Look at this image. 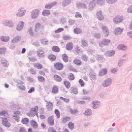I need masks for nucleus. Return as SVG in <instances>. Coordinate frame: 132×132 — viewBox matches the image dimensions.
<instances>
[{
  "label": "nucleus",
  "mask_w": 132,
  "mask_h": 132,
  "mask_svg": "<svg viewBox=\"0 0 132 132\" xmlns=\"http://www.w3.org/2000/svg\"><path fill=\"white\" fill-rule=\"evenodd\" d=\"M1 63L3 65L5 66H7V61L6 60H2L1 61Z\"/></svg>",
  "instance_id": "obj_61"
},
{
  "label": "nucleus",
  "mask_w": 132,
  "mask_h": 132,
  "mask_svg": "<svg viewBox=\"0 0 132 132\" xmlns=\"http://www.w3.org/2000/svg\"><path fill=\"white\" fill-rule=\"evenodd\" d=\"M97 4L100 5H102L104 3V0H97Z\"/></svg>",
  "instance_id": "obj_47"
},
{
  "label": "nucleus",
  "mask_w": 132,
  "mask_h": 132,
  "mask_svg": "<svg viewBox=\"0 0 132 132\" xmlns=\"http://www.w3.org/2000/svg\"><path fill=\"white\" fill-rule=\"evenodd\" d=\"M48 70L47 69H44L42 70L39 71V73L40 75L43 76L45 75V73H48Z\"/></svg>",
  "instance_id": "obj_22"
},
{
  "label": "nucleus",
  "mask_w": 132,
  "mask_h": 132,
  "mask_svg": "<svg viewBox=\"0 0 132 132\" xmlns=\"http://www.w3.org/2000/svg\"><path fill=\"white\" fill-rule=\"evenodd\" d=\"M73 63L77 65H80L82 64L81 61L77 59H75L73 61Z\"/></svg>",
  "instance_id": "obj_17"
},
{
  "label": "nucleus",
  "mask_w": 132,
  "mask_h": 132,
  "mask_svg": "<svg viewBox=\"0 0 132 132\" xmlns=\"http://www.w3.org/2000/svg\"><path fill=\"white\" fill-rule=\"evenodd\" d=\"M19 89L20 90H24L25 89V87L24 86H21L19 87Z\"/></svg>",
  "instance_id": "obj_63"
},
{
  "label": "nucleus",
  "mask_w": 132,
  "mask_h": 132,
  "mask_svg": "<svg viewBox=\"0 0 132 132\" xmlns=\"http://www.w3.org/2000/svg\"><path fill=\"white\" fill-rule=\"evenodd\" d=\"M48 57L51 61H55L56 58V56L52 54H49L48 55Z\"/></svg>",
  "instance_id": "obj_16"
},
{
  "label": "nucleus",
  "mask_w": 132,
  "mask_h": 132,
  "mask_svg": "<svg viewBox=\"0 0 132 132\" xmlns=\"http://www.w3.org/2000/svg\"><path fill=\"white\" fill-rule=\"evenodd\" d=\"M64 83L66 88L68 89L70 88V84L69 81L66 80L64 81Z\"/></svg>",
  "instance_id": "obj_40"
},
{
  "label": "nucleus",
  "mask_w": 132,
  "mask_h": 132,
  "mask_svg": "<svg viewBox=\"0 0 132 132\" xmlns=\"http://www.w3.org/2000/svg\"><path fill=\"white\" fill-rule=\"evenodd\" d=\"M76 6L78 8L81 9H84L86 8V4L82 3H78L76 5Z\"/></svg>",
  "instance_id": "obj_28"
},
{
  "label": "nucleus",
  "mask_w": 132,
  "mask_h": 132,
  "mask_svg": "<svg viewBox=\"0 0 132 132\" xmlns=\"http://www.w3.org/2000/svg\"><path fill=\"white\" fill-rule=\"evenodd\" d=\"M71 0H64L62 2V5L65 6L68 5L70 3Z\"/></svg>",
  "instance_id": "obj_30"
},
{
  "label": "nucleus",
  "mask_w": 132,
  "mask_h": 132,
  "mask_svg": "<svg viewBox=\"0 0 132 132\" xmlns=\"http://www.w3.org/2000/svg\"><path fill=\"white\" fill-rule=\"evenodd\" d=\"M75 16L76 18H81L82 17L81 15L78 12H76L75 15Z\"/></svg>",
  "instance_id": "obj_60"
},
{
  "label": "nucleus",
  "mask_w": 132,
  "mask_h": 132,
  "mask_svg": "<svg viewBox=\"0 0 132 132\" xmlns=\"http://www.w3.org/2000/svg\"><path fill=\"white\" fill-rule=\"evenodd\" d=\"M123 30L122 29L120 28H117L114 31L115 33L117 35L120 34L122 32Z\"/></svg>",
  "instance_id": "obj_21"
},
{
  "label": "nucleus",
  "mask_w": 132,
  "mask_h": 132,
  "mask_svg": "<svg viewBox=\"0 0 132 132\" xmlns=\"http://www.w3.org/2000/svg\"><path fill=\"white\" fill-rule=\"evenodd\" d=\"M54 67L56 70H61L63 68L64 65L62 63H61L57 62L54 64Z\"/></svg>",
  "instance_id": "obj_2"
},
{
  "label": "nucleus",
  "mask_w": 132,
  "mask_h": 132,
  "mask_svg": "<svg viewBox=\"0 0 132 132\" xmlns=\"http://www.w3.org/2000/svg\"><path fill=\"white\" fill-rule=\"evenodd\" d=\"M117 1V0H106L107 3L110 4L116 2Z\"/></svg>",
  "instance_id": "obj_59"
},
{
  "label": "nucleus",
  "mask_w": 132,
  "mask_h": 132,
  "mask_svg": "<svg viewBox=\"0 0 132 132\" xmlns=\"http://www.w3.org/2000/svg\"><path fill=\"white\" fill-rule=\"evenodd\" d=\"M59 91V89L57 86H53L52 89V92L54 94L57 93Z\"/></svg>",
  "instance_id": "obj_24"
},
{
  "label": "nucleus",
  "mask_w": 132,
  "mask_h": 132,
  "mask_svg": "<svg viewBox=\"0 0 132 132\" xmlns=\"http://www.w3.org/2000/svg\"><path fill=\"white\" fill-rule=\"evenodd\" d=\"M4 25L7 26L9 27H12L13 26L12 23L10 21H7L4 22Z\"/></svg>",
  "instance_id": "obj_33"
},
{
  "label": "nucleus",
  "mask_w": 132,
  "mask_h": 132,
  "mask_svg": "<svg viewBox=\"0 0 132 132\" xmlns=\"http://www.w3.org/2000/svg\"><path fill=\"white\" fill-rule=\"evenodd\" d=\"M38 80L41 82H43L45 81V79L44 78L41 76H39L37 77Z\"/></svg>",
  "instance_id": "obj_45"
},
{
  "label": "nucleus",
  "mask_w": 132,
  "mask_h": 132,
  "mask_svg": "<svg viewBox=\"0 0 132 132\" xmlns=\"http://www.w3.org/2000/svg\"><path fill=\"white\" fill-rule=\"evenodd\" d=\"M67 111L72 114H77L78 112L77 109H72L70 106H68L67 107Z\"/></svg>",
  "instance_id": "obj_5"
},
{
  "label": "nucleus",
  "mask_w": 132,
  "mask_h": 132,
  "mask_svg": "<svg viewBox=\"0 0 132 132\" xmlns=\"http://www.w3.org/2000/svg\"><path fill=\"white\" fill-rule=\"evenodd\" d=\"M19 132H26L25 128L23 127H20L19 128Z\"/></svg>",
  "instance_id": "obj_48"
},
{
  "label": "nucleus",
  "mask_w": 132,
  "mask_h": 132,
  "mask_svg": "<svg viewBox=\"0 0 132 132\" xmlns=\"http://www.w3.org/2000/svg\"><path fill=\"white\" fill-rule=\"evenodd\" d=\"M34 67L38 69H42L43 67L42 65L39 63H35L34 64Z\"/></svg>",
  "instance_id": "obj_23"
},
{
  "label": "nucleus",
  "mask_w": 132,
  "mask_h": 132,
  "mask_svg": "<svg viewBox=\"0 0 132 132\" xmlns=\"http://www.w3.org/2000/svg\"><path fill=\"white\" fill-rule=\"evenodd\" d=\"M123 17L121 16H115L113 19L114 22L116 24L119 23L123 20Z\"/></svg>",
  "instance_id": "obj_3"
},
{
  "label": "nucleus",
  "mask_w": 132,
  "mask_h": 132,
  "mask_svg": "<svg viewBox=\"0 0 132 132\" xmlns=\"http://www.w3.org/2000/svg\"><path fill=\"white\" fill-rule=\"evenodd\" d=\"M112 80L110 78H108L105 80L103 82L102 85L104 87H107L111 84Z\"/></svg>",
  "instance_id": "obj_6"
},
{
  "label": "nucleus",
  "mask_w": 132,
  "mask_h": 132,
  "mask_svg": "<svg viewBox=\"0 0 132 132\" xmlns=\"http://www.w3.org/2000/svg\"><path fill=\"white\" fill-rule=\"evenodd\" d=\"M48 123L51 126H53L54 124V117L53 116L49 117L47 119Z\"/></svg>",
  "instance_id": "obj_8"
},
{
  "label": "nucleus",
  "mask_w": 132,
  "mask_h": 132,
  "mask_svg": "<svg viewBox=\"0 0 132 132\" xmlns=\"http://www.w3.org/2000/svg\"><path fill=\"white\" fill-rule=\"evenodd\" d=\"M52 51L56 52H59L60 51V49L59 47L55 46H53L52 47Z\"/></svg>",
  "instance_id": "obj_31"
},
{
  "label": "nucleus",
  "mask_w": 132,
  "mask_h": 132,
  "mask_svg": "<svg viewBox=\"0 0 132 132\" xmlns=\"http://www.w3.org/2000/svg\"><path fill=\"white\" fill-rule=\"evenodd\" d=\"M73 31L75 33L77 34H80L82 32V30L80 29L77 28L74 29Z\"/></svg>",
  "instance_id": "obj_41"
},
{
  "label": "nucleus",
  "mask_w": 132,
  "mask_h": 132,
  "mask_svg": "<svg viewBox=\"0 0 132 132\" xmlns=\"http://www.w3.org/2000/svg\"><path fill=\"white\" fill-rule=\"evenodd\" d=\"M41 26L39 23H37L36 24L35 27V30L36 31H38L40 29Z\"/></svg>",
  "instance_id": "obj_44"
},
{
  "label": "nucleus",
  "mask_w": 132,
  "mask_h": 132,
  "mask_svg": "<svg viewBox=\"0 0 132 132\" xmlns=\"http://www.w3.org/2000/svg\"><path fill=\"white\" fill-rule=\"evenodd\" d=\"M0 114L1 116H5L6 115H8L7 111H2L0 112Z\"/></svg>",
  "instance_id": "obj_52"
},
{
  "label": "nucleus",
  "mask_w": 132,
  "mask_h": 132,
  "mask_svg": "<svg viewBox=\"0 0 132 132\" xmlns=\"http://www.w3.org/2000/svg\"><path fill=\"white\" fill-rule=\"evenodd\" d=\"M29 121V120L28 118H24L22 119L21 122L23 124H27L28 123Z\"/></svg>",
  "instance_id": "obj_36"
},
{
  "label": "nucleus",
  "mask_w": 132,
  "mask_h": 132,
  "mask_svg": "<svg viewBox=\"0 0 132 132\" xmlns=\"http://www.w3.org/2000/svg\"><path fill=\"white\" fill-rule=\"evenodd\" d=\"M26 12V11L24 8H21L19 9L18 12L16 14L18 16H21L24 15Z\"/></svg>",
  "instance_id": "obj_10"
},
{
  "label": "nucleus",
  "mask_w": 132,
  "mask_h": 132,
  "mask_svg": "<svg viewBox=\"0 0 132 132\" xmlns=\"http://www.w3.org/2000/svg\"><path fill=\"white\" fill-rule=\"evenodd\" d=\"M97 18L99 20H102L103 19L104 17L102 15V12L100 11H97L96 13Z\"/></svg>",
  "instance_id": "obj_15"
},
{
  "label": "nucleus",
  "mask_w": 132,
  "mask_h": 132,
  "mask_svg": "<svg viewBox=\"0 0 132 132\" xmlns=\"http://www.w3.org/2000/svg\"><path fill=\"white\" fill-rule=\"evenodd\" d=\"M42 15L44 16L49 15L50 14V11L48 10H44L43 11L42 13Z\"/></svg>",
  "instance_id": "obj_38"
},
{
  "label": "nucleus",
  "mask_w": 132,
  "mask_h": 132,
  "mask_svg": "<svg viewBox=\"0 0 132 132\" xmlns=\"http://www.w3.org/2000/svg\"><path fill=\"white\" fill-rule=\"evenodd\" d=\"M35 91V88L33 87H31L30 89L28 90V92L30 93Z\"/></svg>",
  "instance_id": "obj_62"
},
{
  "label": "nucleus",
  "mask_w": 132,
  "mask_h": 132,
  "mask_svg": "<svg viewBox=\"0 0 132 132\" xmlns=\"http://www.w3.org/2000/svg\"><path fill=\"white\" fill-rule=\"evenodd\" d=\"M55 4L52 3L51 4H48L46 5L45 6V7L46 9H50L53 7L54 5Z\"/></svg>",
  "instance_id": "obj_46"
},
{
  "label": "nucleus",
  "mask_w": 132,
  "mask_h": 132,
  "mask_svg": "<svg viewBox=\"0 0 132 132\" xmlns=\"http://www.w3.org/2000/svg\"><path fill=\"white\" fill-rule=\"evenodd\" d=\"M71 91L72 93L75 94H77L78 93L77 90L75 88H71Z\"/></svg>",
  "instance_id": "obj_56"
},
{
  "label": "nucleus",
  "mask_w": 132,
  "mask_h": 132,
  "mask_svg": "<svg viewBox=\"0 0 132 132\" xmlns=\"http://www.w3.org/2000/svg\"><path fill=\"white\" fill-rule=\"evenodd\" d=\"M93 105V108L94 109L97 108L100 105V102L96 100L93 101L92 102Z\"/></svg>",
  "instance_id": "obj_13"
},
{
  "label": "nucleus",
  "mask_w": 132,
  "mask_h": 132,
  "mask_svg": "<svg viewBox=\"0 0 132 132\" xmlns=\"http://www.w3.org/2000/svg\"><path fill=\"white\" fill-rule=\"evenodd\" d=\"M128 11L129 12L132 13V5L129 7Z\"/></svg>",
  "instance_id": "obj_64"
},
{
  "label": "nucleus",
  "mask_w": 132,
  "mask_h": 132,
  "mask_svg": "<svg viewBox=\"0 0 132 132\" xmlns=\"http://www.w3.org/2000/svg\"><path fill=\"white\" fill-rule=\"evenodd\" d=\"M37 54L39 57H42L44 55V52L42 50H39L37 51Z\"/></svg>",
  "instance_id": "obj_25"
},
{
  "label": "nucleus",
  "mask_w": 132,
  "mask_h": 132,
  "mask_svg": "<svg viewBox=\"0 0 132 132\" xmlns=\"http://www.w3.org/2000/svg\"><path fill=\"white\" fill-rule=\"evenodd\" d=\"M53 78L55 81L58 82H60L62 80V79L61 77L56 74L54 75Z\"/></svg>",
  "instance_id": "obj_19"
},
{
  "label": "nucleus",
  "mask_w": 132,
  "mask_h": 132,
  "mask_svg": "<svg viewBox=\"0 0 132 132\" xmlns=\"http://www.w3.org/2000/svg\"><path fill=\"white\" fill-rule=\"evenodd\" d=\"M48 132H56V131L52 127H50L48 129Z\"/></svg>",
  "instance_id": "obj_53"
},
{
  "label": "nucleus",
  "mask_w": 132,
  "mask_h": 132,
  "mask_svg": "<svg viewBox=\"0 0 132 132\" xmlns=\"http://www.w3.org/2000/svg\"><path fill=\"white\" fill-rule=\"evenodd\" d=\"M69 128L70 129H73L74 127V124L71 122H69L68 124Z\"/></svg>",
  "instance_id": "obj_34"
},
{
  "label": "nucleus",
  "mask_w": 132,
  "mask_h": 132,
  "mask_svg": "<svg viewBox=\"0 0 132 132\" xmlns=\"http://www.w3.org/2000/svg\"><path fill=\"white\" fill-rule=\"evenodd\" d=\"M79 83L80 85L81 86L83 87L85 86V83L81 79H80L79 81Z\"/></svg>",
  "instance_id": "obj_49"
},
{
  "label": "nucleus",
  "mask_w": 132,
  "mask_h": 132,
  "mask_svg": "<svg viewBox=\"0 0 132 132\" xmlns=\"http://www.w3.org/2000/svg\"><path fill=\"white\" fill-rule=\"evenodd\" d=\"M83 93L82 94V96L84 97L83 99L87 100H89L90 99V97L89 96L86 97H84V95H86L88 93V92L86 91L85 90H83Z\"/></svg>",
  "instance_id": "obj_27"
},
{
  "label": "nucleus",
  "mask_w": 132,
  "mask_h": 132,
  "mask_svg": "<svg viewBox=\"0 0 132 132\" xmlns=\"http://www.w3.org/2000/svg\"><path fill=\"white\" fill-rule=\"evenodd\" d=\"M24 24V22L22 21L19 22L16 27V29L17 30H21L23 28Z\"/></svg>",
  "instance_id": "obj_12"
},
{
  "label": "nucleus",
  "mask_w": 132,
  "mask_h": 132,
  "mask_svg": "<svg viewBox=\"0 0 132 132\" xmlns=\"http://www.w3.org/2000/svg\"><path fill=\"white\" fill-rule=\"evenodd\" d=\"M68 78L69 79L71 80H73L75 78L73 75L72 73H70L69 74Z\"/></svg>",
  "instance_id": "obj_50"
},
{
  "label": "nucleus",
  "mask_w": 132,
  "mask_h": 132,
  "mask_svg": "<svg viewBox=\"0 0 132 132\" xmlns=\"http://www.w3.org/2000/svg\"><path fill=\"white\" fill-rule=\"evenodd\" d=\"M60 98L66 103H68L69 101V99L68 98H64L62 97H60Z\"/></svg>",
  "instance_id": "obj_54"
},
{
  "label": "nucleus",
  "mask_w": 132,
  "mask_h": 132,
  "mask_svg": "<svg viewBox=\"0 0 132 132\" xmlns=\"http://www.w3.org/2000/svg\"><path fill=\"white\" fill-rule=\"evenodd\" d=\"M63 30L64 29L63 28H59L57 30H56L55 32V33H57L63 31Z\"/></svg>",
  "instance_id": "obj_57"
},
{
  "label": "nucleus",
  "mask_w": 132,
  "mask_h": 132,
  "mask_svg": "<svg viewBox=\"0 0 132 132\" xmlns=\"http://www.w3.org/2000/svg\"><path fill=\"white\" fill-rule=\"evenodd\" d=\"M30 124L31 126L35 129H36L37 128L38 125L37 123L34 120H31L30 121Z\"/></svg>",
  "instance_id": "obj_14"
},
{
  "label": "nucleus",
  "mask_w": 132,
  "mask_h": 132,
  "mask_svg": "<svg viewBox=\"0 0 132 132\" xmlns=\"http://www.w3.org/2000/svg\"><path fill=\"white\" fill-rule=\"evenodd\" d=\"M39 14V10H35L32 11L31 16L33 18L37 17Z\"/></svg>",
  "instance_id": "obj_11"
},
{
  "label": "nucleus",
  "mask_w": 132,
  "mask_h": 132,
  "mask_svg": "<svg viewBox=\"0 0 132 132\" xmlns=\"http://www.w3.org/2000/svg\"><path fill=\"white\" fill-rule=\"evenodd\" d=\"M71 119V117H66L63 118L62 119V123L66 122L67 121H69Z\"/></svg>",
  "instance_id": "obj_29"
},
{
  "label": "nucleus",
  "mask_w": 132,
  "mask_h": 132,
  "mask_svg": "<svg viewBox=\"0 0 132 132\" xmlns=\"http://www.w3.org/2000/svg\"><path fill=\"white\" fill-rule=\"evenodd\" d=\"M110 42V41L109 39H104L101 41L99 44L100 46H102L103 45L106 46L108 45Z\"/></svg>",
  "instance_id": "obj_4"
},
{
  "label": "nucleus",
  "mask_w": 132,
  "mask_h": 132,
  "mask_svg": "<svg viewBox=\"0 0 132 132\" xmlns=\"http://www.w3.org/2000/svg\"><path fill=\"white\" fill-rule=\"evenodd\" d=\"M115 51L113 50L108 51L105 53V55L107 56H111L114 55Z\"/></svg>",
  "instance_id": "obj_18"
},
{
  "label": "nucleus",
  "mask_w": 132,
  "mask_h": 132,
  "mask_svg": "<svg viewBox=\"0 0 132 132\" xmlns=\"http://www.w3.org/2000/svg\"><path fill=\"white\" fill-rule=\"evenodd\" d=\"M69 70L71 71L75 72H77V70L75 69L72 67H70L69 69Z\"/></svg>",
  "instance_id": "obj_58"
},
{
  "label": "nucleus",
  "mask_w": 132,
  "mask_h": 132,
  "mask_svg": "<svg viewBox=\"0 0 132 132\" xmlns=\"http://www.w3.org/2000/svg\"><path fill=\"white\" fill-rule=\"evenodd\" d=\"M21 37L19 36H17L15 37L12 41V43H14L18 42L21 39Z\"/></svg>",
  "instance_id": "obj_39"
},
{
  "label": "nucleus",
  "mask_w": 132,
  "mask_h": 132,
  "mask_svg": "<svg viewBox=\"0 0 132 132\" xmlns=\"http://www.w3.org/2000/svg\"><path fill=\"white\" fill-rule=\"evenodd\" d=\"M108 71V69L107 68H103L100 70L98 75L100 76H104L107 74Z\"/></svg>",
  "instance_id": "obj_9"
},
{
  "label": "nucleus",
  "mask_w": 132,
  "mask_h": 132,
  "mask_svg": "<svg viewBox=\"0 0 132 132\" xmlns=\"http://www.w3.org/2000/svg\"><path fill=\"white\" fill-rule=\"evenodd\" d=\"M9 38L8 37L2 36L1 37V41L4 42H7L9 40Z\"/></svg>",
  "instance_id": "obj_32"
},
{
  "label": "nucleus",
  "mask_w": 132,
  "mask_h": 132,
  "mask_svg": "<svg viewBox=\"0 0 132 132\" xmlns=\"http://www.w3.org/2000/svg\"><path fill=\"white\" fill-rule=\"evenodd\" d=\"M92 113V111L88 109L85 111L84 114L86 116H89Z\"/></svg>",
  "instance_id": "obj_43"
},
{
  "label": "nucleus",
  "mask_w": 132,
  "mask_h": 132,
  "mask_svg": "<svg viewBox=\"0 0 132 132\" xmlns=\"http://www.w3.org/2000/svg\"><path fill=\"white\" fill-rule=\"evenodd\" d=\"M118 48L120 50H126L127 47L123 44H120L118 46Z\"/></svg>",
  "instance_id": "obj_26"
},
{
  "label": "nucleus",
  "mask_w": 132,
  "mask_h": 132,
  "mask_svg": "<svg viewBox=\"0 0 132 132\" xmlns=\"http://www.w3.org/2000/svg\"><path fill=\"white\" fill-rule=\"evenodd\" d=\"M62 57L63 59L64 62H67L68 61V57L66 54H63L62 55Z\"/></svg>",
  "instance_id": "obj_37"
},
{
  "label": "nucleus",
  "mask_w": 132,
  "mask_h": 132,
  "mask_svg": "<svg viewBox=\"0 0 132 132\" xmlns=\"http://www.w3.org/2000/svg\"><path fill=\"white\" fill-rule=\"evenodd\" d=\"M82 46L84 48H85L87 47L88 44L86 41L84 40H82L81 42Z\"/></svg>",
  "instance_id": "obj_35"
},
{
  "label": "nucleus",
  "mask_w": 132,
  "mask_h": 132,
  "mask_svg": "<svg viewBox=\"0 0 132 132\" xmlns=\"http://www.w3.org/2000/svg\"><path fill=\"white\" fill-rule=\"evenodd\" d=\"M38 107L36 106L34 108H31L30 110V112L27 113V114L30 117H32L34 116L35 115V112H37L38 110Z\"/></svg>",
  "instance_id": "obj_1"
},
{
  "label": "nucleus",
  "mask_w": 132,
  "mask_h": 132,
  "mask_svg": "<svg viewBox=\"0 0 132 132\" xmlns=\"http://www.w3.org/2000/svg\"><path fill=\"white\" fill-rule=\"evenodd\" d=\"M2 121V124L4 126L7 127H10V124L7 118H3Z\"/></svg>",
  "instance_id": "obj_7"
},
{
  "label": "nucleus",
  "mask_w": 132,
  "mask_h": 132,
  "mask_svg": "<svg viewBox=\"0 0 132 132\" xmlns=\"http://www.w3.org/2000/svg\"><path fill=\"white\" fill-rule=\"evenodd\" d=\"M66 47L68 50H71L73 48V44L71 43H68L66 45Z\"/></svg>",
  "instance_id": "obj_20"
},
{
  "label": "nucleus",
  "mask_w": 132,
  "mask_h": 132,
  "mask_svg": "<svg viewBox=\"0 0 132 132\" xmlns=\"http://www.w3.org/2000/svg\"><path fill=\"white\" fill-rule=\"evenodd\" d=\"M54 113L55 114L57 118H59L60 116V114L57 109H55L54 110Z\"/></svg>",
  "instance_id": "obj_42"
},
{
  "label": "nucleus",
  "mask_w": 132,
  "mask_h": 132,
  "mask_svg": "<svg viewBox=\"0 0 132 132\" xmlns=\"http://www.w3.org/2000/svg\"><path fill=\"white\" fill-rule=\"evenodd\" d=\"M6 51V49L4 48H0V54L4 53Z\"/></svg>",
  "instance_id": "obj_51"
},
{
  "label": "nucleus",
  "mask_w": 132,
  "mask_h": 132,
  "mask_svg": "<svg viewBox=\"0 0 132 132\" xmlns=\"http://www.w3.org/2000/svg\"><path fill=\"white\" fill-rule=\"evenodd\" d=\"M82 60L84 61H86L88 59L87 56L85 55H83L81 56Z\"/></svg>",
  "instance_id": "obj_55"
}]
</instances>
